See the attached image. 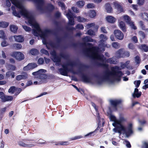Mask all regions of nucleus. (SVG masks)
Segmentation results:
<instances>
[{
  "label": "nucleus",
  "instance_id": "c756f323",
  "mask_svg": "<svg viewBox=\"0 0 148 148\" xmlns=\"http://www.w3.org/2000/svg\"><path fill=\"white\" fill-rule=\"evenodd\" d=\"M13 47L14 48L17 49H20L22 47L21 45L18 43H15L13 45Z\"/></svg>",
  "mask_w": 148,
  "mask_h": 148
},
{
  "label": "nucleus",
  "instance_id": "c03bdc74",
  "mask_svg": "<svg viewBox=\"0 0 148 148\" xmlns=\"http://www.w3.org/2000/svg\"><path fill=\"white\" fill-rule=\"evenodd\" d=\"M144 83L145 85L143 86V88L144 89H146V88H148V80H145L144 81Z\"/></svg>",
  "mask_w": 148,
  "mask_h": 148
},
{
  "label": "nucleus",
  "instance_id": "37998d69",
  "mask_svg": "<svg viewBox=\"0 0 148 148\" xmlns=\"http://www.w3.org/2000/svg\"><path fill=\"white\" fill-rule=\"evenodd\" d=\"M138 34L143 39H144L146 35L145 33L142 31H140L138 32Z\"/></svg>",
  "mask_w": 148,
  "mask_h": 148
},
{
  "label": "nucleus",
  "instance_id": "6e6552de",
  "mask_svg": "<svg viewBox=\"0 0 148 148\" xmlns=\"http://www.w3.org/2000/svg\"><path fill=\"white\" fill-rule=\"evenodd\" d=\"M12 56L15 58L16 60H21L24 59V56L23 54L20 52H13Z\"/></svg>",
  "mask_w": 148,
  "mask_h": 148
},
{
  "label": "nucleus",
  "instance_id": "338daca9",
  "mask_svg": "<svg viewBox=\"0 0 148 148\" xmlns=\"http://www.w3.org/2000/svg\"><path fill=\"white\" fill-rule=\"evenodd\" d=\"M72 9L74 12L76 13H78L79 12V10L76 8L73 7L72 8Z\"/></svg>",
  "mask_w": 148,
  "mask_h": 148
},
{
  "label": "nucleus",
  "instance_id": "473e14b6",
  "mask_svg": "<svg viewBox=\"0 0 148 148\" xmlns=\"http://www.w3.org/2000/svg\"><path fill=\"white\" fill-rule=\"evenodd\" d=\"M6 75L8 77L11 76L13 78L14 77V73L12 71L8 72L6 73Z\"/></svg>",
  "mask_w": 148,
  "mask_h": 148
},
{
  "label": "nucleus",
  "instance_id": "f03ea898",
  "mask_svg": "<svg viewBox=\"0 0 148 148\" xmlns=\"http://www.w3.org/2000/svg\"><path fill=\"white\" fill-rule=\"evenodd\" d=\"M99 38L101 40L99 42L98 48L93 47L91 43H88L86 44V48L85 49V51L88 56L92 54V53L94 52L97 53L104 51L105 47H106L105 41L107 40V37L101 34L100 35Z\"/></svg>",
  "mask_w": 148,
  "mask_h": 148
},
{
  "label": "nucleus",
  "instance_id": "cd10ccee",
  "mask_svg": "<svg viewBox=\"0 0 148 148\" xmlns=\"http://www.w3.org/2000/svg\"><path fill=\"white\" fill-rule=\"evenodd\" d=\"M27 74H25V75H19L16 76V79L18 80H20L22 79H25L27 78Z\"/></svg>",
  "mask_w": 148,
  "mask_h": 148
},
{
  "label": "nucleus",
  "instance_id": "58836bf2",
  "mask_svg": "<svg viewBox=\"0 0 148 148\" xmlns=\"http://www.w3.org/2000/svg\"><path fill=\"white\" fill-rule=\"evenodd\" d=\"M83 40L84 42H92L93 39L88 37H86L83 38Z\"/></svg>",
  "mask_w": 148,
  "mask_h": 148
},
{
  "label": "nucleus",
  "instance_id": "f257e3e1",
  "mask_svg": "<svg viewBox=\"0 0 148 148\" xmlns=\"http://www.w3.org/2000/svg\"><path fill=\"white\" fill-rule=\"evenodd\" d=\"M10 0L12 3L17 8L18 10V12H16L15 10V7L12 6L11 9L13 11V14L18 17L20 18L21 15L25 18L29 24L34 28L33 30V35L42 39L43 43L46 45L48 49H50V48L48 47V44L46 43V38L50 34V31L48 30L42 31L40 29L38 24L36 21L33 16L19 0Z\"/></svg>",
  "mask_w": 148,
  "mask_h": 148
},
{
  "label": "nucleus",
  "instance_id": "a19ab883",
  "mask_svg": "<svg viewBox=\"0 0 148 148\" xmlns=\"http://www.w3.org/2000/svg\"><path fill=\"white\" fill-rule=\"evenodd\" d=\"M112 46L115 49H118L120 47V45L117 42H113L112 43Z\"/></svg>",
  "mask_w": 148,
  "mask_h": 148
},
{
  "label": "nucleus",
  "instance_id": "72a5a7b5",
  "mask_svg": "<svg viewBox=\"0 0 148 148\" xmlns=\"http://www.w3.org/2000/svg\"><path fill=\"white\" fill-rule=\"evenodd\" d=\"M142 147L144 148H148V140H145L142 142Z\"/></svg>",
  "mask_w": 148,
  "mask_h": 148
},
{
  "label": "nucleus",
  "instance_id": "1a4fd4ad",
  "mask_svg": "<svg viewBox=\"0 0 148 148\" xmlns=\"http://www.w3.org/2000/svg\"><path fill=\"white\" fill-rule=\"evenodd\" d=\"M116 54L117 56L119 58L129 57L130 56L129 52L124 51L122 49H119L117 52Z\"/></svg>",
  "mask_w": 148,
  "mask_h": 148
},
{
  "label": "nucleus",
  "instance_id": "bf43d9fd",
  "mask_svg": "<svg viewBox=\"0 0 148 148\" xmlns=\"http://www.w3.org/2000/svg\"><path fill=\"white\" fill-rule=\"evenodd\" d=\"M124 143L126 144V147H127L130 148L131 147V145L129 142L127 141H125L124 142Z\"/></svg>",
  "mask_w": 148,
  "mask_h": 148
},
{
  "label": "nucleus",
  "instance_id": "6ab92c4d",
  "mask_svg": "<svg viewBox=\"0 0 148 148\" xmlns=\"http://www.w3.org/2000/svg\"><path fill=\"white\" fill-rule=\"evenodd\" d=\"M107 21L110 23H114L116 20V19L114 17L111 16H108L106 17Z\"/></svg>",
  "mask_w": 148,
  "mask_h": 148
},
{
  "label": "nucleus",
  "instance_id": "423d86ee",
  "mask_svg": "<svg viewBox=\"0 0 148 148\" xmlns=\"http://www.w3.org/2000/svg\"><path fill=\"white\" fill-rule=\"evenodd\" d=\"M113 126L116 127L113 129V131L115 132H118L120 134L121 133L125 134L127 136H129L133 133L132 129L133 124L131 123H129L127 128H124L123 130H121L120 128H119V125Z\"/></svg>",
  "mask_w": 148,
  "mask_h": 148
},
{
  "label": "nucleus",
  "instance_id": "5701e85b",
  "mask_svg": "<svg viewBox=\"0 0 148 148\" xmlns=\"http://www.w3.org/2000/svg\"><path fill=\"white\" fill-rule=\"evenodd\" d=\"M88 14L89 16L92 18L95 17L96 15V12L94 10L90 11L89 12Z\"/></svg>",
  "mask_w": 148,
  "mask_h": 148
},
{
  "label": "nucleus",
  "instance_id": "2f4dec72",
  "mask_svg": "<svg viewBox=\"0 0 148 148\" xmlns=\"http://www.w3.org/2000/svg\"><path fill=\"white\" fill-rule=\"evenodd\" d=\"M69 143L67 141H61L58 142L57 143L55 144L56 145H68Z\"/></svg>",
  "mask_w": 148,
  "mask_h": 148
},
{
  "label": "nucleus",
  "instance_id": "ddd939ff",
  "mask_svg": "<svg viewBox=\"0 0 148 148\" xmlns=\"http://www.w3.org/2000/svg\"><path fill=\"white\" fill-rule=\"evenodd\" d=\"M62 69H59V72L60 74L64 75L67 76L68 72L69 71V70L68 69V65H67L62 66Z\"/></svg>",
  "mask_w": 148,
  "mask_h": 148
},
{
  "label": "nucleus",
  "instance_id": "dca6fc26",
  "mask_svg": "<svg viewBox=\"0 0 148 148\" xmlns=\"http://www.w3.org/2000/svg\"><path fill=\"white\" fill-rule=\"evenodd\" d=\"M113 5L115 8L117 9L118 11L120 12H123V10L120 3L117 1H115L113 2Z\"/></svg>",
  "mask_w": 148,
  "mask_h": 148
},
{
  "label": "nucleus",
  "instance_id": "a18cd8bd",
  "mask_svg": "<svg viewBox=\"0 0 148 148\" xmlns=\"http://www.w3.org/2000/svg\"><path fill=\"white\" fill-rule=\"evenodd\" d=\"M141 82L140 80H137L135 81L134 82V84L135 85L136 87L137 88H138Z\"/></svg>",
  "mask_w": 148,
  "mask_h": 148
},
{
  "label": "nucleus",
  "instance_id": "774afa93",
  "mask_svg": "<svg viewBox=\"0 0 148 148\" xmlns=\"http://www.w3.org/2000/svg\"><path fill=\"white\" fill-rule=\"evenodd\" d=\"M101 32L104 33H107V31L106 29L105 28V27H102L101 28Z\"/></svg>",
  "mask_w": 148,
  "mask_h": 148
},
{
  "label": "nucleus",
  "instance_id": "aec40b11",
  "mask_svg": "<svg viewBox=\"0 0 148 148\" xmlns=\"http://www.w3.org/2000/svg\"><path fill=\"white\" fill-rule=\"evenodd\" d=\"M120 19L121 20L123 19L128 24L132 21L130 17L128 15H126L122 16Z\"/></svg>",
  "mask_w": 148,
  "mask_h": 148
},
{
  "label": "nucleus",
  "instance_id": "052dcab7",
  "mask_svg": "<svg viewBox=\"0 0 148 148\" xmlns=\"http://www.w3.org/2000/svg\"><path fill=\"white\" fill-rule=\"evenodd\" d=\"M139 24L140 26L143 30H145V26L143 25V22H142V21H140L139 22Z\"/></svg>",
  "mask_w": 148,
  "mask_h": 148
},
{
  "label": "nucleus",
  "instance_id": "13d9d810",
  "mask_svg": "<svg viewBox=\"0 0 148 148\" xmlns=\"http://www.w3.org/2000/svg\"><path fill=\"white\" fill-rule=\"evenodd\" d=\"M40 51L42 53L46 55H49L48 52L46 50L44 49H42Z\"/></svg>",
  "mask_w": 148,
  "mask_h": 148
},
{
  "label": "nucleus",
  "instance_id": "4c0bfd02",
  "mask_svg": "<svg viewBox=\"0 0 148 148\" xmlns=\"http://www.w3.org/2000/svg\"><path fill=\"white\" fill-rule=\"evenodd\" d=\"M16 91V88L14 86H12L9 89L8 92L9 93H13L14 92H15Z\"/></svg>",
  "mask_w": 148,
  "mask_h": 148
},
{
  "label": "nucleus",
  "instance_id": "bb28decb",
  "mask_svg": "<svg viewBox=\"0 0 148 148\" xmlns=\"http://www.w3.org/2000/svg\"><path fill=\"white\" fill-rule=\"evenodd\" d=\"M105 8L106 10L108 13H110L112 11V8L109 3H107L105 5Z\"/></svg>",
  "mask_w": 148,
  "mask_h": 148
},
{
  "label": "nucleus",
  "instance_id": "412c9836",
  "mask_svg": "<svg viewBox=\"0 0 148 148\" xmlns=\"http://www.w3.org/2000/svg\"><path fill=\"white\" fill-rule=\"evenodd\" d=\"M13 99V97L10 96L5 95H4L3 99L2 101L3 102L11 101Z\"/></svg>",
  "mask_w": 148,
  "mask_h": 148
},
{
  "label": "nucleus",
  "instance_id": "e433bc0d",
  "mask_svg": "<svg viewBox=\"0 0 148 148\" xmlns=\"http://www.w3.org/2000/svg\"><path fill=\"white\" fill-rule=\"evenodd\" d=\"M131 28L133 29L136 30L137 29L136 27L134 25V22L131 21L128 24Z\"/></svg>",
  "mask_w": 148,
  "mask_h": 148
},
{
  "label": "nucleus",
  "instance_id": "9b49d317",
  "mask_svg": "<svg viewBox=\"0 0 148 148\" xmlns=\"http://www.w3.org/2000/svg\"><path fill=\"white\" fill-rule=\"evenodd\" d=\"M51 54L52 55L51 59L54 62H56V65H58L60 61V58L56 56V52L55 51L51 52Z\"/></svg>",
  "mask_w": 148,
  "mask_h": 148
},
{
  "label": "nucleus",
  "instance_id": "3c124183",
  "mask_svg": "<svg viewBox=\"0 0 148 148\" xmlns=\"http://www.w3.org/2000/svg\"><path fill=\"white\" fill-rule=\"evenodd\" d=\"M145 2V0H138L137 4L140 5H143Z\"/></svg>",
  "mask_w": 148,
  "mask_h": 148
},
{
  "label": "nucleus",
  "instance_id": "79ce46f5",
  "mask_svg": "<svg viewBox=\"0 0 148 148\" xmlns=\"http://www.w3.org/2000/svg\"><path fill=\"white\" fill-rule=\"evenodd\" d=\"M77 21L79 22H84L86 21V19L80 16L77 17Z\"/></svg>",
  "mask_w": 148,
  "mask_h": 148
},
{
  "label": "nucleus",
  "instance_id": "4d7b16f0",
  "mask_svg": "<svg viewBox=\"0 0 148 148\" xmlns=\"http://www.w3.org/2000/svg\"><path fill=\"white\" fill-rule=\"evenodd\" d=\"M135 61L137 64H139L140 63L139 57L138 56H136L135 58Z\"/></svg>",
  "mask_w": 148,
  "mask_h": 148
},
{
  "label": "nucleus",
  "instance_id": "b1692460",
  "mask_svg": "<svg viewBox=\"0 0 148 148\" xmlns=\"http://www.w3.org/2000/svg\"><path fill=\"white\" fill-rule=\"evenodd\" d=\"M110 103L111 104L114 106H115L116 105H117L119 103H121V101L120 100H110Z\"/></svg>",
  "mask_w": 148,
  "mask_h": 148
},
{
  "label": "nucleus",
  "instance_id": "f704fd0d",
  "mask_svg": "<svg viewBox=\"0 0 148 148\" xmlns=\"http://www.w3.org/2000/svg\"><path fill=\"white\" fill-rule=\"evenodd\" d=\"M85 3L83 1H81L77 2L76 4L79 7L81 8L84 5Z\"/></svg>",
  "mask_w": 148,
  "mask_h": 148
},
{
  "label": "nucleus",
  "instance_id": "69168bd1",
  "mask_svg": "<svg viewBox=\"0 0 148 148\" xmlns=\"http://www.w3.org/2000/svg\"><path fill=\"white\" fill-rule=\"evenodd\" d=\"M128 47L130 49H133L134 48V46L132 43H130L128 45Z\"/></svg>",
  "mask_w": 148,
  "mask_h": 148
},
{
  "label": "nucleus",
  "instance_id": "f8f14e48",
  "mask_svg": "<svg viewBox=\"0 0 148 148\" xmlns=\"http://www.w3.org/2000/svg\"><path fill=\"white\" fill-rule=\"evenodd\" d=\"M66 15L69 20V24L71 25H74V21L72 13L69 10L68 13L66 14Z\"/></svg>",
  "mask_w": 148,
  "mask_h": 148
},
{
  "label": "nucleus",
  "instance_id": "c85d7f7f",
  "mask_svg": "<svg viewBox=\"0 0 148 148\" xmlns=\"http://www.w3.org/2000/svg\"><path fill=\"white\" fill-rule=\"evenodd\" d=\"M1 38L3 39H5L6 36L4 32L2 30H0V38Z\"/></svg>",
  "mask_w": 148,
  "mask_h": 148
},
{
  "label": "nucleus",
  "instance_id": "ea45409f",
  "mask_svg": "<svg viewBox=\"0 0 148 148\" xmlns=\"http://www.w3.org/2000/svg\"><path fill=\"white\" fill-rule=\"evenodd\" d=\"M141 92H138L137 93H133L132 94V96L135 98V97H137L138 98L141 95Z\"/></svg>",
  "mask_w": 148,
  "mask_h": 148
},
{
  "label": "nucleus",
  "instance_id": "e2e57ef3",
  "mask_svg": "<svg viewBox=\"0 0 148 148\" xmlns=\"http://www.w3.org/2000/svg\"><path fill=\"white\" fill-rule=\"evenodd\" d=\"M8 68L9 69V70H11L12 71L14 70L15 69V67L13 65H10L8 66Z\"/></svg>",
  "mask_w": 148,
  "mask_h": 148
},
{
  "label": "nucleus",
  "instance_id": "09e8293b",
  "mask_svg": "<svg viewBox=\"0 0 148 148\" xmlns=\"http://www.w3.org/2000/svg\"><path fill=\"white\" fill-rule=\"evenodd\" d=\"M95 25L94 23H92L87 24L86 26V27L87 28H90L92 27H94Z\"/></svg>",
  "mask_w": 148,
  "mask_h": 148
},
{
  "label": "nucleus",
  "instance_id": "393cba45",
  "mask_svg": "<svg viewBox=\"0 0 148 148\" xmlns=\"http://www.w3.org/2000/svg\"><path fill=\"white\" fill-rule=\"evenodd\" d=\"M18 29V27L14 25H12L10 26V29L11 31L14 33L16 32Z\"/></svg>",
  "mask_w": 148,
  "mask_h": 148
},
{
  "label": "nucleus",
  "instance_id": "49530a36",
  "mask_svg": "<svg viewBox=\"0 0 148 148\" xmlns=\"http://www.w3.org/2000/svg\"><path fill=\"white\" fill-rule=\"evenodd\" d=\"M87 34H88L92 36L95 35V32L94 31L91 29H89L87 32Z\"/></svg>",
  "mask_w": 148,
  "mask_h": 148
},
{
  "label": "nucleus",
  "instance_id": "a878e982",
  "mask_svg": "<svg viewBox=\"0 0 148 148\" xmlns=\"http://www.w3.org/2000/svg\"><path fill=\"white\" fill-rule=\"evenodd\" d=\"M9 25V23L5 21H1L0 22V27L5 28L7 27Z\"/></svg>",
  "mask_w": 148,
  "mask_h": 148
},
{
  "label": "nucleus",
  "instance_id": "5fc2aeb1",
  "mask_svg": "<svg viewBox=\"0 0 148 148\" xmlns=\"http://www.w3.org/2000/svg\"><path fill=\"white\" fill-rule=\"evenodd\" d=\"M87 7L88 8H93L95 7V5L93 3H89L87 5Z\"/></svg>",
  "mask_w": 148,
  "mask_h": 148
},
{
  "label": "nucleus",
  "instance_id": "9d476101",
  "mask_svg": "<svg viewBox=\"0 0 148 148\" xmlns=\"http://www.w3.org/2000/svg\"><path fill=\"white\" fill-rule=\"evenodd\" d=\"M46 71L45 70L41 69L37 72L33 73L32 74L33 75H35L36 78L42 79L43 77L44 76V75L43 73H45Z\"/></svg>",
  "mask_w": 148,
  "mask_h": 148
},
{
  "label": "nucleus",
  "instance_id": "0e129e2a",
  "mask_svg": "<svg viewBox=\"0 0 148 148\" xmlns=\"http://www.w3.org/2000/svg\"><path fill=\"white\" fill-rule=\"evenodd\" d=\"M76 27L77 28L80 29H83L84 28L83 26L81 24H79L77 25Z\"/></svg>",
  "mask_w": 148,
  "mask_h": 148
},
{
  "label": "nucleus",
  "instance_id": "c9c22d12",
  "mask_svg": "<svg viewBox=\"0 0 148 148\" xmlns=\"http://www.w3.org/2000/svg\"><path fill=\"white\" fill-rule=\"evenodd\" d=\"M38 51L36 49H32L30 51V53L33 55H35L38 54Z\"/></svg>",
  "mask_w": 148,
  "mask_h": 148
},
{
  "label": "nucleus",
  "instance_id": "864d4df0",
  "mask_svg": "<svg viewBox=\"0 0 148 148\" xmlns=\"http://www.w3.org/2000/svg\"><path fill=\"white\" fill-rule=\"evenodd\" d=\"M44 62V60L43 58H39L38 60V63L40 64H43Z\"/></svg>",
  "mask_w": 148,
  "mask_h": 148
},
{
  "label": "nucleus",
  "instance_id": "f3484780",
  "mask_svg": "<svg viewBox=\"0 0 148 148\" xmlns=\"http://www.w3.org/2000/svg\"><path fill=\"white\" fill-rule=\"evenodd\" d=\"M15 41L17 42H21L24 40V37L21 35H15L13 36Z\"/></svg>",
  "mask_w": 148,
  "mask_h": 148
},
{
  "label": "nucleus",
  "instance_id": "0eeeda50",
  "mask_svg": "<svg viewBox=\"0 0 148 148\" xmlns=\"http://www.w3.org/2000/svg\"><path fill=\"white\" fill-rule=\"evenodd\" d=\"M34 2L36 4L38 9L40 12L42 13L44 12L46 8L44 6V1L43 0H36Z\"/></svg>",
  "mask_w": 148,
  "mask_h": 148
},
{
  "label": "nucleus",
  "instance_id": "680f3d73",
  "mask_svg": "<svg viewBox=\"0 0 148 148\" xmlns=\"http://www.w3.org/2000/svg\"><path fill=\"white\" fill-rule=\"evenodd\" d=\"M132 40L135 43H137L138 41L137 38L136 36H134L132 37Z\"/></svg>",
  "mask_w": 148,
  "mask_h": 148
},
{
  "label": "nucleus",
  "instance_id": "2eb2a0df",
  "mask_svg": "<svg viewBox=\"0 0 148 148\" xmlns=\"http://www.w3.org/2000/svg\"><path fill=\"white\" fill-rule=\"evenodd\" d=\"M115 36L119 40H122L124 38V35L119 30H115L114 32Z\"/></svg>",
  "mask_w": 148,
  "mask_h": 148
},
{
  "label": "nucleus",
  "instance_id": "20e7f679",
  "mask_svg": "<svg viewBox=\"0 0 148 148\" xmlns=\"http://www.w3.org/2000/svg\"><path fill=\"white\" fill-rule=\"evenodd\" d=\"M94 52L92 53V54L88 56L93 59L100 62L101 63H100L99 65L103 67L107 68L108 67V64L105 63V62L114 64H116L117 62V60L114 58H109L106 60L103 55L100 54L99 52L97 53Z\"/></svg>",
  "mask_w": 148,
  "mask_h": 148
},
{
  "label": "nucleus",
  "instance_id": "7c9ffc66",
  "mask_svg": "<svg viewBox=\"0 0 148 148\" xmlns=\"http://www.w3.org/2000/svg\"><path fill=\"white\" fill-rule=\"evenodd\" d=\"M96 134L95 131L92 132L85 135L84 136V137H89L95 135Z\"/></svg>",
  "mask_w": 148,
  "mask_h": 148
},
{
  "label": "nucleus",
  "instance_id": "603ef678",
  "mask_svg": "<svg viewBox=\"0 0 148 148\" xmlns=\"http://www.w3.org/2000/svg\"><path fill=\"white\" fill-rule=\"evenodd\" d=\"M23 28L27 32H29L31 30V28L26 26L23 25Z\"/></svg>",
  "mask_w": 148,
  "mask_h": 148
},
{
  "label": "nucleus",
  "instance_id": "8fccbe9b",
  "mask_svg": "<svg viewBox=\"0 0 148 148\" xmlns=\"http://www.w3.org/2000/svg\"><path fill=\"white\" fill-rule=\"evenodd\" d=\"M59 5L60 6L62 10L65 9V5L64 4L61 2H59L58 3Z\"/></svg>",
  "mask_w": 148,
  "mask_h": 148
},
{
  "label": "nucleus",
  "instance_id": "4468645a",
  "mask_svg": "<svg viewBox=\"0 0 148 148\" xmlns=\"http://www.w3.org/2000/svg\"><path fill=\"white\" fill-rule=\"evenodd\" d=\"M37 66V65L36 63H32L28 64L24 67L23 70L25 71H27L33 69Z\"/></svg>",
  "mask_w": 148,
  "mask_h": 148
},
{
  "label": "nucleus",
  "instance_id": "39448f33",
  "mask_svg": "<svg viewBox=\"0 0 148 148\" xmlns=\"http://www.w3.org/2000/svg\"><path fill=\"white\" fill-rule=\"evenodd\" d=\"M108 116L111 121L113 122L112 124L113 125L116 126L119 125V128H120L121 130H123L124 128H126L122 124L124 122L126 121V118L123 115H120L118 119L112 114H111L108 115Z\"/></svg>",
  "mask_w": 148,
  "mask_h": 148
},
{
  "label": "nucleus",
  "instance_id": "6e6d98bb",
  "mask_svg": "<svg viewBox=\"0 0 148 148\" xmlns=\"http://www.w3.org/2000/svg\"><path fill=\"white\" fill-rule=\"evenodd\" d=\"M142 16L145 19L148 21V14L146 13H144L142 14Z\"/></svg>",
  "mask_w": 148,
  "mask_h": 148
},
{
  "label": "nucleus",
  "instance_id": "de8ad7c7",
  "mask_svg": "<svg viewBox=\"0 0 148 148\" xmlns=\"http://www.w3.org/2000/svg\"><path fill=\"white\" fill-rule=\"evenodd\" d=\"M8 45V43L5 40H4L1 43V45L3 47H5Z\"/></svg>",
  "mask_w": 148,
  "mask_h": 148
},
{
  "label": "nucleus",
  "instance_id": "7ed1b4c3",
  "mask_svg": "<svg viewBox=\"0 0 148 148\" xmlns=\"http://www.w3.org/2000/svg\"><path fill=\"white\" fill-rule=\"evenodd\" d=\"M119 68L115 66L111 68V71L106 72L104 78L107 80L112 81H119L121 79V77L123 75L120 71H118Z\"/></svg>",
  "mask_w": 148,
  "mask_h": 148
},
{
  "label": "nucleus",
  "instance_id": "a211bd4d",
  "mask_svg": "<svg viewBox=\"0 0 148 148\" xmlns=\"http://www.w3.org/2000/svg\"><path fill=\"white\" fill-rule=\"evenodd\" d=\"M119 26L120 29L123 32H126V28L125 23L122 21H119Z\"/></svg>",
  "mask_w": 148,
  "mask_h": 148
},
{
  "label": "nucleus",
  "instance_id": "4be33fe9",
  "mask_svg": "<svg viewBox=\"0 0 148 148\" xmlns=\"http://www.w3.org/2000/svg\"><path fill=\"white\" fill-rule=\"evenodd\" d=\"M139 48L144 52H147L148 51V46L145 44H143L139 47Z\"/></svg>",
  "mask_w": 148,
  "mask_h": 148
}]
</instances>
